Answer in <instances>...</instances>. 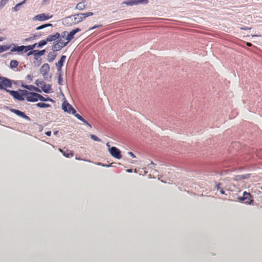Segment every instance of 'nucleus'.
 I'll list each match as a JSON object with an SVG mask.
<instances>
[{"label":"nucleus","mask_w":262,"mask_h":262,"mask_svg":"<svg viewBox=\"0 0 262 262\" xmlns=\"http://www.w3.org/2000/svg\"><path fill=\"white\" fill-rule=\"evenodd\" d=\"M94 15L92 12H88L85 13H78L74 15H72L67 18V21H71L72 24H78L79 23H81L85 18Z\"/></svg>","instance_id":"nucleus-1"},{"label":"nucleus","mask_w":262,"mask_h":262,"mask_svg":"<svg viewBox=\"0 0 262 262\" xmlns=\"http://www.w3.org/2000/svg\"><path fill=\"white\" fill-rule=\"evenodd\" d=\"M23 95H25V98L29 102H36L38 101L39 94L37 93H30L26 90L22 91Z\"/></svg>","instance_id":"nucleus-2"},{"label":"nucleus","mask_w":262,"mask_h":262,"mask_svg":"<svg viewBox=\"0 0 262 262\" xmlns=\"http://www.w3.org/2000/svg\"><path fill=\"white\" fill-rule=\"evenodd\" d=\"M11 81L6 77H0V90H5L6 88H11Z\"/></svg>","instance_id":"nucleus-3"},{"label":"nucleus","mask_w":262,"mask_h":262,"mask_svg":"<svg viewBox=\"0 0 262 262\" xmlns=\"http://www.w3.org/2000/svg\"><path fill=\"white\" fill-rule=\"evenodd\" d=\"M238 200L242 202H244L247 204H251L253 201L251 199L250 193L247 191H244L243 192V196L239 197Z\"/></svg>","instance_id":"nucleus-4"},{"label":"nucleus","mask_w":262,"mask_h":262,"mask_svg":"<svg viewBox=\"0 0 262 262\" xmlns=\"http://www.w3.org/2000/svg\"><path fill=\"white\" fill-rule=\"evenodd\" d=\"M109 152L112 157L117 159H121L122 158L121 151L115 146H112L109 148Z\"/></svg>","instance_id":"nucleus-5"},{"label":"nucleus","mask_w":262,"mask_h":262,"mask_svg":"<svg viewBox=\"0 0 262 262\" xmlns=\"http://www.w3.org/2000/svg\"><path fill=\"white\" fill-rule=\"evenodd\" d=\"M148 0H127L123 2L122 4L128 6L138 5L139 4H147Z\"/></svg>","instance_id":"nucleus-6"},{"label":"nucleus","mask_w":262,"mask_h":262,"mask_svg":"<svg viewBox=\"0 0 262 262\" xmlns=\"http://www.w3.org/2000/svg\"><path fill=\"white\" fill-rule=\"evenodd\" d=\"M62 108L63 111L69 114H74L76 113V110H74L71 105L66 101L63 102Z\"/></svg>","instance_id":"nucleus-7"},{"label":"nucleus","mask_w":262,"mask_h":262,"mask_svg":"<svg viewBox=\"0 0 262 262\" xmlns=\"http://www.w3.org/2000/svg\"><path fill=\"white\" fill-rule=\"evenodd\" d=\"M7 92H9L10 95H11L13 97V98L20 100L22 101L24 100V98H23L24 96L25 97V95H23V90H20V93L15 91H9V90H6Z\"/></svg>","instance_id":"nucleus-8"},{"label":"nucleus","mask_w":262,"mask_h":262,"mask_svg":"<svg viewBox=\"0 0 262 262\" xmlns=\"http://www.w3.org/2000/svg\"><path fill=\"white\" fill-rule=\"evenodd\" d=\"M52 15L48 14H45V13H41L38 14L33 17V20L38 21H45L51 18Z\"/></svg>","instance_id":"nucleus-9"},{"label":"nucleus","mask_w":262,"mask_h":262,"mask_svg":"<svg viewBox=\"0 0 262 262\" xmlns=\"http://www.w3.org/2000/svg\"><path fill=\"white\" fill-rule=\"evenodd\" d=\"M11 112L14 113L19 117L25 119L27 121H30L29 117L26 116L24 112L16 110L15 108H11Z\"/></svg>","instance_id":"nucleus-10"},{"label":"nucleus","mask_w":262,"mask_h":262,"mask_svg":"<svg viewBox=\"0 0 262 262\" xmlns=\"http://www.w3.org/2000/svg\"><path fill=\"white\" fill-rule=\"evenodd\" d=\"M80 29L76 28L72 30V31L70 32L69 33L67 34V37H66V40L68 41H70L72 39L74 38V36L76 33L80 31Z\"/></svg>","instance_id":"nucleus-11"},{"label":"nucleus","mask_w":262,"mask_h":262,"mask_svg":"<svg viewBox=\"0 0 262 262\" xmlns=\"http://www.w3.org/2000/svg\"><path fill=\"white\" fill-rule=\"evenodd\" d=\"M50 67L48 63H44L40 68V72L43 76L46 75L49 72Z\"/></svg>","instance_id":"nucleus-12"},{"label":"nucleus","mask_w":262,"mask_h":262,"mask_svg":"<svg viewBox=\"0 0 262 262\" xmlns=\"http://www.w3.org/2000/svg\"><path fill=\"white\" fill-rule=\"evenodd\" d=\"M60 34L58 32H56L54 34L49 35L45 40L48 42L54 41L60 38Z\"/></svg>","instance_id":"nucleus-13"},{"label":"nucleus","mask_w":262,"mask_h":262,"mask_svg":"<svg viewBox=\"0 0 262 262\" xmlns=\"http://www.w3.org/2000/svg\"><path fill=\"white\" fill-rule=\"evenodd\" d=\"M66 58V56L65 55H62L61 57H60L59 61L56 63V67H57V71L58 72H60L61 69H62L63 63L65 62Z\"/></svg>","instance_id":"nucleus-14"},{"label":"nucleus","mask_w":262,"mask_h":262,"mask_svg":"<svg viewBox=\"0 0 262 262\" xmlns=\"http://www.w3.org/2000/svg\"><path fill=\"white\" fill-rule=\"evenodd\" d=\"M59 151L63 155H64V157L67 158L73 157L74 156L73 152L71 150H70L69 149H67V150L64 151L62 149L59 148Z\"/></svg>","instance_id":"nucleus-15"},{"label":"nucleus","mask_w":262,"mask_h":262,"mask_svg":"<svg viewBox=\"0 0 262 262\" xmlns=\"http://www.w3.org/2000/svg\"><path fill=\"white\" fill-rule=\"evenodd\" d=\"M40 88H41L42 91L45 93H49L51 90V88L49 85H47L45 83H40Z\"/></svg>","instance_id":"nucleus-16"},{"label":"nucleus","mask_w":262,"mask_h":262,"mask_svg":"<svg viewBox=\"0 0 262 262\" xmlns=\"http://www.w3.org/2000/svg\"><path fill=\"white\" fill-rule=\"evenodd\" d=\"M56 54L54 53V52H50L49 54L47 55V60H48L49 62H52L56 58Z\"/></svg>","instance_id":"nucleus-17"},{"label":"nucleus","mask_w":262,"mask_h":262,"mask_svg":"<svg viewBox=\"0 0 262 262\" xmlns=\"http://www.w3.org/2000/svg\"><path fill=\"white\" fill-rule=\"evenodd\" d=\"M25 51V46H17L13 47L12 49H11V51L12 52H23Z\"/></svg>","instance_id":"nucleus-18"},{"label":"nucleus","mask_w":262,"mask_h":262,"mask_svg":"<svg viewBox=\"0 0 262 262\" xmlns=\"http://www.w3.org/2000/svg\"><path fill=\"white\" fill-rule=\"evenodd\" d=\"M23 86L24 87V88L25 89L29 90L30 91H35L36 92H40V89L32 85H26L25 86L24 85Z\"/></svg>","instance_id":"nucleus-19"},{"label":"nucleus","mask_w":262,"mask_h":262,"mask_svg":"<svg viewBox=\"0 0 262 262\" xmlns=\"http://www.w3.org/2000/svg\"><path fill=\"white\" fill-rule=\"evenodd\" d=\"M86 5L83 2H80L77 4L76 6V9L79 10H83L85 8Z\"/></svg>","instance_id":"nucleus-20"},{"label":"nucleus","mask_w":262,"mask_h":262,"mask_svg":"<svg viewBox=\"0 0 262 262\" xmlns=\"http://www.w3.org/2000/svg\"><path fill=\"white\" fill-rule=\"evenodd\" d=\"M64 47H61L59 45L54 43L53 45V47H52V49H53V50L54 52H56L60 51L62 49V48H64Z\"/></svg>","instance_id":"nucleus-21"},{"label":"nucleus","mask_w":262,"mask_h":262,"mask_svg":"<svg viewBox=\"0 0 262 262\" xmlns=\"http://www.w3.org/2000/svg\"><path fill=\"white\" fill-rule=\"evenodd\" d=\"M39 100L42 101H50L53 102V100L50 98H45L43 97L42 95L39 94V96H38V100Z\"/></svg>","instance_id":"nucleus-22"},{"label":"nucleus","mask_w":262,"mask_h":262,"mask_svg":"<svg viewBox=\"0 0 262 262\" xmlns=\"http://www.w3.org/2000/svg\"><path fill=\"white\" fill-rule=\"evenodd\" d=\"M36 43L25 46V52H27L29 50H33L36 47Z\"/></svg>","instance_id":"nucleus-23"},{"label":"nucleus","mask_w":262,"mask_h":262,"mask_svg":"<svg viewBox=\"0 0 262 262\" xmlns=\"http://www.w3.org/2000/svg\"><path fill=\"white\" fill-rule=\"evenodd\" d=\"M69 41H64L63 40H62V39H60L59 40H58L57 41V42L54 43L55 44H57V45H59L60 46H61V47H65L67 44L69 42Z\"/></svg>","instance_id":"nucleus-24"},{"label":"nucleus","mask_w":262,"mask_h":262,"mask_svg":"<svg viewBox=\"0 0 262 262\" xmlns=\"http://www.w3.org/2000/svg\"><path fill=\"white\" fill-rule=\"evenodd\" d=\"M45 53V50H42L41 51H37V50H36V52H35V59L36 60H38V58L36 57L38 56H41V55H43Z\"/></svg>","instance_id":"nucleus-25"},{"label":"nucleus","mask_w":262,"mask_h":262,"mask_svg":"<svg viewBox=\"0 0 262 262\" xmlns=\"http://www.w3.org/2000/svg\"><path fill=\"white\" fill-rule=\"evenodd\" d=\"M36 106L39 107L40 108H47L50 106V105L47 103H44L42 102H39L36 104Z\"/></svg>","instance_id":"nucleus-26"},{"label":"nucleus","mask_w":262,"mask_h":262,"mask_svg":"<svg viewBox=\"0 0 262 262\" xmlns=\"http://www.w3.org/2000/svg\"><path fill=\"white\" fill-rule=\"evenodd\" d=\"M18 62L16 60H12L10 61V67L11 69L17 67Z\"/></svg>","instance_id":"nucleus-27"},{"label":"nucleus","mask_w":262,"mask_h":262,"mask_svg":"<svg viewBox=\"0 0 262 262\" xmlns=\"http://www.w3.org/2000/svg\"><path fill=\"white\" fill-rule=\"evenodd\" d=\"M74 116H75V117H76V118L78 119L79 120L82 121V122L84 123H87V121L84 119L82 117H81L79 114H77V113H75V114H73Z\"/></svg>","instance_id":"nucleus-28"},{"label":"nucleus","mask_w":262,"mask_h":262,"mask_svg":"<svg viewBox=\"0 0 262 262\" xmlns=\"http://www.w3.org/2000/svg\"><path fill=\"white\" fill-rule=\"evenodd\" d=\"M51 26H52V24H44V25H42V26H38V27H36V30H39L40 29H43L45 28H47V27H51Z\"/></svg>","instance_id":"nucleus-29"},{"label":"nucleus","mask_w":262,"mask_h":262,"mask_svg":"<svg viewBox=\"0 0 262 262\" xmlns=\"http://www.w3.org/2000/svg\"><path fill=\"white\" fill-rule=\"evenodd\" d=\"M42 36V34L41 33H38V34H31V35H30V39L33 40L36 39V38H39L40 36Z\"/></svg>","instance_id":"nucleus-30"},{"label":"nucleus","mask_w":262,"mask_h":262,"mask_svg":"<svg viewBox=\"0 0 262 262\" xmlns=\"http://www.w3.org/2000/svg\"><path fill=\"white\" fill-rule=\"evenodd\" d=\"M47 42L48 41L46 40H42L40 41L38 43V44L37 43V47H41L42 46H44L47 45Z\"/></svg>","instance_id":"nucleus-31"},{"label":"nucleus","mask_w":262,"mask_h":262,"mask_svg":"<svg viewBox=\"0 0 262 262\" xmlns=\"http://www.w3.org/2000/svg\"><path fill=\"white\" fill-rule=\"evenodd\" d=\"M90 137H91L92 140H94L96 142L101 141V140L99 138H98L97 136H96L93 134L91 135Z\"/></svg>","instance_id":"nucleus-32"},{"label":"nucleus","mask_w":262,"mask_h":262,"mask_svg":"<svg viewBox=\"0 0 262 262\" xmlns=\"http://www.w3.org/2000/svg\"><path fill=\"white\" fill-rule=\"evenodd\" d=\"M8 1L9 0H1V1H0V9H2V8L5 6Z\"/></svg>","instance_id":"nucleus-33"},{"label":"nucleus","mask_w":262,"mask_h":262,"mask_svg":"<svg viewBox=\"0 0 262 262\" xmlns=\"http://www.w3.org/2000/svg\"><path fill=\"white\" fill-rule=\"evenodd\" d=\"M102 26L101 25H98V26H94L92 27H90L89 28V30H93V29H95L96 28H99V27H101Z\"/></svg>","instance_id":"nucleus-34"},{"label":"nucleus","mask_w":262,"mask_h":262,"mask_svg":"<svg viewBox=\"0 0 262 262\" xmlns=\"http://www.w3.org/2000/svg\"><path fill=\"white\" fill-rule=\"evenodd\" d=\"M127 154H128V155L130 156V157H131L133 158H135V155L132 151L128 152Z\"/></svg>","instance_id":"nucleus-35"},{"label":"nucleus","mask_w":262,"mask_h":262,"mask_svg":"<svg viewBox=\"0 0 262 262\" xmlns=\"http://www.w3.org/2000/svg\"><path fill=\"white\" fill-rule=\"evenodd\" d=\"M36 52V50H33V51H29V52L28 53H27V55L29 56V55H31L32 54H33L34 55V53Z\"/></svg>","instance_id":"nucleus-36"},{"label":"nucleus","mask_w":262,"mask_h":262,"mask_svg":"<svg viewBox=\"0 0 262 262\" xmlns=\"http://www.w3.org/2000/svg\"><path fill=\"white\" fill-rule=\"evenodd\" d=\"M241 29L242 30H250L251 28L247 27H241Z\"/></svg>","instance_id":"nucleus-37"},{"label":"nucleus","mask_w":262,"mask_h":262,"mask_svg":"<svg viewBox=\"0 0 262 262\" xmlns=\"http://www.w3.org/2000/svg\"><path fill=\"white\" fill-rule=\"evenodd\" d=\"M45 135L48 136V137H50L51 135V131H47L45 132Z\"/></svg>","instance_id":"nucleus-38"},{"label":"nucleus","mask_w":262,"mask_h":262,"mask_svg":"<svg viewBox=\"0 0 262 262\" xmlns=\"http://www.w3.org/2000/svg\"><path fill=\"white\" fill-rule=\"evenodd\" d=\"M50 0H42V4H46L47 3H49Z\"/></svg>","instance_id":"nucleus-39"},{"label":"nucleus","mask_w":262,"mask_h":262,"mask_svg":"<svg viewBox=\"0 0 262 262\" xmlns=\"http://www.w3.org/2000/svg\"><path fill=\"white\" fill-rule=\"evenodd\" d=\"M25 1H24V2H23V3H18V4H16V6H15V8H16L17 7H18L20 6L21 5H22L23 4H24V2H25Z\"/></svg>","instance_id":"nucleus-40"},{"label":"nucleus","mask_w":262,"mask_h":262,"mask_svg":"<svg viewBox=\"0 0 262 262\" xmlns=\"http://www.w3.org/2000/svg\"><path fill=\"white\" fill-rule=\"evenodd\" d=\"M219 191H220V192L222 194H224V193H225L224 190L222 189H221L220 190H219Z\"/></svg>","instance_id":"nucleus-41"},{"label":"nucleus","mask_w":262,"mask_h":262,"mask_svg":"<svg viewBox=\"0 0 262 262\" xmlns=\"http://www.w3.org/2000/svg\"><path fill=\"white\" fill-rule=\"evenodd\" d=\"M31 40H32L31 39H30V38L28 37V38H25L24 39V41H29Z\"/></svg>","instance_id":"nucleus-42"},{"label":"nucleus","mask_w":262,"mask_h":262,"mask_svg":"<svg viewBox=\"0 0 262 262\" xmlns=\"http://www.w3.org/2000/svg\"><path fill=\"white\" fill-rule=\"evenodd\" d=\"M246 45L248 47H251V46H252V44L250 43V42H247L246 43Z\"/></svg>","instance_id":"nucleus-43"},{"label":"nucleus","mask_w":262,"mask_h":262,"mask_svg":"<svg viewBox=\"0 0 262 262\" xmlns=\"http://www.w3.org/2000/svg\"><path fill=\"white\" fill-rule=\"evenodd\" d=\"M66 32H62V35H61V37H62V38H64V36H65V35H66Z\"/></svg>","instance_id":"nucleus-44"},{"label":"nucleus","mask_w":262,"mask_h":262,"mask_svg":"<svg viewBox=\"0 0 262 262\" xmlns=\"http://www.w3.org/2000/svg\"><path fill=\"white\" fill-rule=\"evenodd\" d=\"M217 190H220L221 188L220 187V184H217L216 185Z\"/></svg>","instance_id":"nucleus-45"},{"label":"nucleus","mask_w":262,"mask_h":262,"mask_svg":"<svg viewBox=\"0 0 262 262\" xmlns=\"http://www.w3.org/2000/svg\"><path fill=\"white\" fill-rule=\"evenodd\" d=\"M106 146L107 147V148H108V149L112 148V147H110V143H106Z\"/></svg>","instance_id":"nucleus-46"},{"label":"nucleus","mask_w":262,"mask_h":262,"mask_svg":"<svg viewBox=\"0 0 262 262\" xmlns=\"http://www.w3.org/2000/svg\"><path fill=\"white\" fill-rule=\"evenodd\" d=\"M85 124H86V125H88V126H89L90 127H91L92 126L90 125V124L87 122V123H84Z\"/></svg>","instance_id":"nucleus-47"},{"label":"nucleus","mask_w":262,"mask_h":262,"mask_svg":"<svg viewBox=\"0 0 262 262\" xmlns=\"http://www.w3.org/2000/svg\"><path fill=\"white\" fill-rule=\"evenodd\" d=\"M126 171H127L128 172H132V170L131 169H127V170H126Z\"/></svg>","instance_id":"nucleus-48"},{"label":"nucleus","mask_w":262,"mask_h":262,"mask_svg":"<svg viewBox=\"0 0 262 262\" xmlns=\"http://www.w3.org/2000/svg\"><path fill=\"white\" fill-rule=\"evenodd\" d=\"M58 132L56 130V131H55V132H54V135H57V134H58Z\"/></svg>","instance_id":"nucleus-49"},{"label":"nucleus","mask_w":262,"mask_h":262,"mask_svg":"<svg viewBox=\"0 0 262 262\" xmlns=\"http://www.w3.org/2000/svg\"><path fill=\"white\" fill-rule=\"evenodd\" d=\"M40 60H38V61H37V66L40 65Z\"/></svg>","instance_id":"nucleus-50"},{"label":"nucleus","mask_w":262,"mask_h":262,"mask_svg":"<svg viewBox=\"0 0 262 262\" xmlns=\"http://www.w3.org/2000/svg\"><path fill=\"white\" fill-rule=\"evenodd\" d=\"M76 159L78 160H80V158H76Z\"/></svg>","instance_id":"nucleus-51"},{"label":"nucleus","mask_w":262,"mask_h":262,"mask_svg":"<svg viewBox=\"0 0 262 262\" xmlns=\"http://www.w3.org/2000/svg\"><path fill=\"white\" fill-rule=\"evenodd\" d=\"M60 81H61V80L60 79H58V83H60Z\"/></svg>","instance_id":"nucleus-52"},{"label":"nucleus","mask_w":262,"mask_h":262,"mask_svg":"<svg viewBox=\"0 0 262 262\" xmlns=\"http://www.w3.org/2000/svg\"><path fill=\"white\" fill-rule=\"evenodd\" d=\"M60 81H61V80L60 79H58V83H60Z\"/></svg>","instance_id":"nucleus-53"},{"label":"nucleus","mask_w":262,"mask_h":262,"mask_svg":"<svg viewBox=\"0 0 262 262\" xmlns=\"http://www.w3.org/2000/svg\"><path fill=\"white\" fill-rule=\"evenodd\" d=\"M260 188H261V190H262V186L261 187H260Z\"/></svg>","instance_id":"nucleus-54"}]
</instances>
